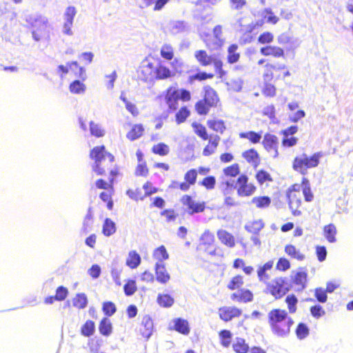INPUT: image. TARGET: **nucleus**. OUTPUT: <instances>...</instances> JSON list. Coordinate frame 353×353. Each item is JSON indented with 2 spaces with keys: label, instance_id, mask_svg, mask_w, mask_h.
Wrapping results in <instances>:
<instances>
[{
  "label": "nucleus",
  "instance_id": "nucleus-45",
  "mask_svg": "<svg viewBox=\"0 0 353 353\" xmlns=\"http://www.w3.org/2000/svg\"><path fill=\"white\" fill-rule=\"evenodd\" d=\"M161 56L167 60H172L174 57V50L171 45L164 44L161 48Z\"/></svg>",
  "mask_w": 353,
  "mask_h": 353
},
{
  "label": "nucleus",
  "instance_id": "nucleus-59",
  "mask_svg": "<svg viewBox=\"0 0 353 353\" xmlns=\"http://www.w3.org/2000/svg\"><path fill=\"white\" fill-rule=\"evenodd\" d=\"M263 14L268 23L276 24L279 21V18L274 14L270 8L265 9Z\"/></svg>",
  "mask_w": 353,
  "mask_h": 353
},
{
  "label": "nucleus",
  "instance_id": "nucleus-54",
  "mask_svg": "<svg viewBox=\"0 0 353 353\" xmlns=\"http://www.w3.org/2000/svg\"><path fill=\"white\" fill-rule=\"evenodd\" d=\"M103 311L106 316H111L117 311V307L111 301L104 302L103 304Z\"/></svg>",
  "mask_w": 353,
  "mask_h": 353
},
{
  "label": "nucleus",
  "instance_id": "nucleus-25",
  "mask_svg": "<svg viewBox=\"0 0 353 353\" xmlns=\"http://www.w3.org/2000/svg\"><path fill=\"white\" fill-rule=\"evenodd\" d=\"M336 228L332 223L325 225L323 228V235L330 243L336 242Z\"/></svg>",
  "mask_w": 353,
  "mask_h": 353
},
{
  "label": "nucleus",
  "instance_id": "nucleus-42",
  "mask_svg": "<svg viewBox=\"0 0 353 353\" xmlns=\"http://www.w3.org/2000/svg\"><path fill=\"white\" fill-rule=\"evenodd\" d=\"M296 335L300 340L305 339L309 335V328L306 324L300 323L296 329Z\"/></svg>",
  "mask_w": 353,
  "mask_h": 353
},
{
  "label": "nucleus",
  "instance_id": "nucleus-6",
  "mask_svg": "<svg viewBox=\"0 0 353 353\" xmlns=\"http://www.w3.org/2000/svg\"><path fill=\"white\" fill-rule=\"evenodd\" d=\"M287 199L289 208L294 216L301 215V212L299 210L301 205V192L299 190H288L287 192Z\"/></svg>",
  "mask_w": 353,
  "mask_h": 353
},
{
  "label": "nucleus",
  "instance_id": "nucleus-64",
  "mask_svg": "<svg viewBox=\"0 0 353 353\" xmlns=\"http://www.w3.org/2000/svg\"><path fill=\"white\" fill-rule=\"evenodd\" d=\"M274 36L270 32H265L260 34L258 38L259 43L261 44L270 43L273 41Z\"/></svg>",
  "mask_w": 353,
  "mask_h": 353
},
{
  "label": "nucleus",
  "instance_id": "nucleus-29",
  "mask_svg": "<svg viewBox=\"0 0 353 353\" xmlns=\"http://www.w3.org/2000/svg\"><path fill=\"white\" fill-rule=\"evenodd\" d=\"M157 302L161 307H170L174 304V300L168 294H159Z\"/></svg>",
  "mask_w": 353,
  "mask_h": 353
},
{
  "label": "nucleus",
  "instance_id": "nucleus-36",
  "mask_svg": "<svg viewBox=\"0 0 353 353\" xmlns=\"http://www.w3.org/2000/svg\"><path fill=\"white\" fill-rule=\"evenodd\" d=\"M95 330L94 323L91 320H88L81 327V333L84 336H92Z\"/></svg>",
  "mask_w": 353,
  "mask_h": 353
},
{
  "label": "nucleus",
  "instance_id": "nucleus-9",
  "mask_svg": "<svg viewBox=\"0 0 353 353\" xmlns=\"http://www.w3.org/2000/svg\"><path fill=\"white\" fill-rule=\"evenodd\" d=\"M181 202L184 205L188 208V212L190 215L203 212L205 208L204 202H196L188 195H184L181 198Z\"/></svg>",
  "mask_w": 353,
  "mask_h": 353
},
{
  "label": "nucleus",
  "instance_id": "nucleus-8",
  "mask_svg": "<svg viewBox=\"0 0 353 353\" xmlns=\"http://www.w3.org/2000/svg\"><path fill=\"white\" fill-rule=\"evenodd\" d=\"M76 9L73 6H69L66 8L63 15L65 21L62 30L63 34L69 36H72L73 34L72 26L73 24V20L76 15Z\"/></svg>",
  "mask_w": 353,
  "mask_h": 353
},
{
  "label": "nucleus",
  "instance_id": "nucleus-18",
  "mask_svg": "<svg viewBox=\"0 0 353 353\" xmlns=\"http://www.w3.org/2000/svg\"><path fill=\"white\" fill-rule=\"evenodd\" d=\"M176 89L172 88L167 91L165 97L166 103L170 109L175 110L178 107L179 95Z\"/></svg>",
  "mask_w": 353,
  "mask_h": 353
},
{
  "label": "nucleus",
  "instance_id": "nucleus-13",
  "mask_svg": "<svg viewBox=\"0 0 353 353\" xmlns=\"http://www.w3.org/2000/svg\"><path fill=\"white\" fill-rule=\"evenodd\" d=\"M291 319L284 310L273 309L268 313V323L270 325Z\"/></svg>",
  "mask_w": 353,
  "mask_h": 353
},
{
  "label": "nucleus",
  "instance_id": "nucleus-61",
  "mask_svg": "<svg viewBox=\"0 0 353 353\" xmlns=\"http://www.w3.org/2000/svg\"><path fill=\"white\" fill-rule=\"evenodd\" d=\"M243 157L250 163H255L258 159V153L253 149L243 153Z\"/></svg>",
  "mask_w": 353,
  "mask_h": 353
},
{
  "label": "nucleus",
  "instance_id": "nucleus-24",
  "mask_svg": "<svg viewBox=\"0 0 353 353\" xmlns=\"http://www.w3.org/2000/svg\"><path fill=\"white\" fill-rule=\"evenodd\" d=\"M72 305L78 309H84L87 307L88 301L87 296L84 293H78L73 298Z\"/></svg>",
  "mask_w": 353,
  "mask_h": 353
},
{
  "label": "nucleus",
  "instance_id": "nucleus-15",
  "mask_svg": "<svg viewBox=\"0 0 353 353\" xmlns=\"http://www.w3.org/2000/svg\"><path fill=\"white\" fill-rule=\"evenodd\" d=\"M155 274L157 281L162 284L167 283L170 279V274L163 263H156Z\"/></svg>",
  "mask_w": 353,
  "mask_h": 353
},
{
  "label": "nucleus",
  "instance_id": "nucleus-3",
  "mask_svg": "<svg viewBox=\"0 0 353 353\" xmlns=\"http://www.w3.org/2000/svg\"><path fill=\"white\" fill-rule=\"evenodd\" d=\"M321 157V152L314 153L311 157L302 154L295 157L293 161V169L302 174H305L307 169L318 166Z\"/></svg>",
  "mask_w": 353,
  "mask_h": 353
},
{
  "label": "nucleus",
  "instance_id": "nucleus-12",
  "mask_svg": "<svg viewBox=\"0 0 353 353\" xmlns=\"http://www.w3.org/2000/svg\"><path fill=\"white\" fill-rule=\"evenodd\" d=\"M169 329L176 330L184 335H188L190 331L188 321L182 318L173 319L169 325Z\"/></svg>",
  "mask_w": 353,
  "mask_h": 353
},
{
  "label": "nucleus",
  "instance_id": "nucleus-21",
  "mask_svg": "<svg viewBox=\"0 0 353 353\" xmlns=\"http://www.w3.org/2000/svg\"><path fill=\"white\" fill-rule=\"evenodd\" d=\"M307 272L303 270L296 272L292 276V281L294 284L299 286L297 290L301 291L305 288V283L307 281Z\"/></svg>",
  "mask_w": 353,
  "mask_h": 353
},
{
  "label": "nucleus",
  "instance_id": "nucleus-34",
  "mask_svg": "<svg viewBox=\"0 0 353 353\" xmlns=\"http://www.w3.org/2000/svg\"><path fill=\"white\" fill-rule=\"evenodd\" d=\"M243 21H244L243 18H240L238 20H236V21L234 24V28L236 30L241 32H245V33L251 32L253 30L255 26L253 24H250V23L247 24V25L243 24Z\"/></svg>",
  "mask_w": 353,
  "mask_h": 353
},
{
  "label": "nucleus",
  "instance_id": "nucleus-32",
  "mask_svg": "<svg viewBox=\"0 0 353 353\" xmlns=\"http://www.w3.org/2000/svg\"><path fill=\"white\" fill-rule=\"evenodd\" d=\"M70 92L76 94L85 93L86 85L79 80H74L69 85Z\"/></svg>",
  "mask_w": 353,
  "mask_h": 353
},
{
  "label": "nucleus",
  "instance_id": "nucleus-33",
  "mask_svg": "<svg viewBox=\"0 0 353 353\" xmlns=\"http://www.w3.org/2000/svg\"><path fill=\"white\" fill-rule=\"evenodd\" d=\"M233 349L236 353H247L249 346L243 339L237 337L233 343Z\"/></svg>",
  "mask_w": 353,
  "mask_h": 353
},
{
  "label": "nucleus",
  "instance_id": "nucleus-43",
  "mask_svg": "<svg viewBox=\"0 0 353 353\" xmlns=\"http://www.w3.org/2000/svg\"><path fill=\"white\" fill-rule=\"evenodd\" d=\"M208 125L210 128L220 133H223L225 129L224 122L222 120H209Z\"/></svg>",
  "mask_w": 353,
  "mask_h": 353
},
{
  "label": "nucleus",
  "instance_id": "nucleus-50",
  "mask_svg": "<svg viewBox=\"0 0 353 353\" xmlns=\"http://www.w3.org/2000/svg\"><path fill=\"white\" fill-rule=\"evenodd\" d=\"M240 172L239 164L234 163L223 169V173L227 176L234 177Z\"/></svg>",
  "mask_w": 353,
  "mask_h": 353
},
{
  "label": "nucleus",
  "instance_id": "nucleus-51",
  "mask_svg": "<svg viewBox=\"0 0 353 353\" xmlns=\"http://www.w3.org/2000/svg\"><path fill=\"white\" fill-rule=\"evenodd\" d=\"M227 85L230 90L234 92H239L243 87V81L240 78L232 79L227 83Z\"/></svg>",
  "mask_w": 353,
  "mask_h": 353
},
{
  "label": "nucleus",
  "instance_id": "nucleus-48",
  "mask_svg": "<svg viewBox=\"0 0 353 353\" xmlns=\"http://www.w3.org/2000/svg\"><path fill=\"white\" fill-rule=\"evenodd\" d=\"M192 125L194 132L199 137H200L203 140H207L208 139V135L206 129L203 125L197 123H193Z\"/></svg>",
  "mask_w": 353,
  "mask_h": 353
},
{
  "label": "nucleus",
  "instance_id": "nucleus-23",
  "mask_svg": "<svg viewBox=\"0 0 353 353\" xmlns=\"http://www.w3.org/2000/svg\"><path fill=\"white\" fill-rule=\"evenodd\" d=\"M195 58L199 63L203 66H207L212 63L214 57L208 55L205 50H200L195 52Z\"/></svg>",
  "mask_w": 353,
  "mask_h": 353
},
{
  "label": "nucleus",
  "instance_id": "nucleus-62",
  "mask_svg": "<svg viewBox=\"0 0 353 353\" xmlns=\"http://www.w3.org/2000/svg\"><path fill=\"white\" fill-rule=\"evenodd\" d=\"M68 294V290L63 286H59L56 290L55 298L56 301H63Z\"/></svg>",
  "mask_w": 353,
  "mask_h": 353
},
{
  "label": "nucleus",
  "instance_id": "nucleus-60",
  "mask_svg": "<svg viewBox=\"0 0 353 353\" xmlns=\"http://www.w3.org/2000/svg\"><path fill=\"white\" fill-rule=\"evenodd\" d=\"M201 241L203 244L210 245L214 241V236L209 230H205L201 236Z\"/></svg>",
  "mask_w": 353,
  "mask_h": 353
},
{
  "label": "nucleus",
  "instance_id": "nucleus-10",
  "mask_svg": "<svg viewBox=\"0 0 353 353\" xmlns=\"http://www.w3.org/2000/svg\"><path fill=\"white\" fill-rule=\"evenodd\" d=\"M263 145L265 150L269 152H272V157H278V138L272 134L267 133L264 135Z\"/></svg>",
  "mask_w": 353,
  "mask_h": 353
},
{
  "label": "nucleus",
  "instance_id": "nucleus-37",
  "mask_svg": "<svg viewBox=\"0 0 353 353\" xmlns=\"http://www.w3.org/2000/svg\"><path fill=\"white\" fill-rule=\"evenodd\" d=\"M238 46L236 44H232L229 46L228 52V61L230 63H234L239 59V54L236 52Z\"/></svg>",
  "mask_w": 353,
  "mask_h": 353
},
{
  "label": "nucleus",
  "instance_id": "nucleus-47",
  "mask_svg": "<svg viewBox=\"0 0 353 353\" xmlns=\"http://www.w3.org/2000/svg\"><path fill=\"white\" fill-rule=\"evenodd\" d=\"M211 106L208 105L207 103L203 100H199L195 104V109L197 113L200 115H205L208 113Z\"/></svg>",
  "mask_w": 353,
  "mask_h": 353
},
{
  "label": "nucleus",
  "instance_id": "nucleus-20",
  "mask_svg": "<svg viewBox=\"0 0 353 353\" xmlns=\"http://www.w3.org/2000/svg\"><path fill=\"white\" fill-rule=\"evenodd\" d=\"M260 52L263 56H273L274 57H281L284 56V50L277 46H267L260 49Z\"/></svg>",
  "mask_w": 353,
  "mask_h": 353
},
{
  "label": "nucleus",
  "instance_id": "nucleus-35",
  "mask_svg": "<svg viewBox=\"0 0 353 353\" xmlns=\"http://www.w3.org/2000/svg\"><path fill=\"white\" fill-rule=\"evenodd\" d=\"M251 203L258 208H265L270 205L271 199L267 196H256L252 199Z\"/></svg>",
  "mask_w": 353,
  "mask_h": 353
},
{
  "label": "nucleus",
  "instance_id": "nucleus-55",
  "mask_svg": "<svg viewBox=\"0 0 353 353\" xmlns=\"http://www.w3.org/2000/svg\"><path fill=\"white\" fill-rule=\"evenodd\" d=\"M219 336L221 339V344L224 347H228L230 344V339L232 334L229 330H223L219 333Z\"/></svg>",
  "mask_w": 353,
  "mask_h": 353
},
{
  "label": "nucleus",
  "instance_id": "nucleus-39",
  "mask_svg": "<svg viewBox=\"0 0 353 353\" xmlns=\"http://www.w3.org/2000/svg\"><path fill=\"white\" fill-rule=\"evenodd\" d=\"M171 71L167 67L159 65L155 69L156 77L158 79H165L171 77Z\"/></svg>",
  "mask_w": 353,
  "mask_h": 353
},
{
  "label": "nucleus",
  "instance_id": "nucleus-44",
  "mask_svg": "<svg viewBox=\"0 0 353 353\" xmlns=\"http://www.w3.org/2000/svg\"><path fill=\"white\" fill-rule=\"evenodd\" d=\"M285 303L288 305L290 313L293 314L296 312L298 299L294 294L288 295L285 298Z\"/></svg>",
  "mask_w": 353,
  "mask_h": 353
},
{
  "label": "nucleus",
  "instance_id": "nucleus-1",
  "mask_svg": "<svg viewBox=\"0 0 353 353\" xmlns=\"http://www.w3.org/2000/svg\"><path fill=\"white\" fill-rule=\"evenodd\" d=\"M25 20L34 41L50 40L52 26L46 16L41 14H28L26 16Z\"/></svg>",
  "mask_w": 353,
  "mask_h": 353
},
{
  "label": "nucleus",
  "instance_id": "nucleus-17",
  "mask_svg": "<svg viewBox=\"0 0 353 353\" xmlns=\"http://www.w3.org/2000/svg\"><path fill=\"white\" fill-rule=\"evenodd\" d=\"M217 237L219 240L228 248H234L235 246L234 236L225 230H219L217 231Z\"/></svg>",
  "mask_w": 353,
  "mask_h": 353
},
{
  "label": "nucleus",
  "instance_id": "nucleus-31",
  "mask_svg": "<svg viewBox=\"0 0 353 353\" xmlns=\"http://www.w3.org/2000/svg\"><path fill=\"white\" fill-rule=\"evenodd\" d=\"M153 257L157 260V263H163V261L169 259V254L164 245L156 248L153 252Z\"/></svg>",
  "mask_w": 353,
  "mask_h": 353
},
{
  "label": "nucleus",
  "instance_id": "nucleus-46",
  "mask_svg": "<svg viewBox=\"0 0 353 353\" xmlns=\"http://www.w3.org/2000/svg\"><path fill=\"white\" fill-rule=\"evenodd\" d=\"M152 151L154 154L161 156H165L169 153L170 148L168 145L163 143H160L157 145H154L152 148Z\"/></svg>",
  "mask_w": 353,
  "mask_h": 353
},
{
  "label": "nucleus",
  "instance_id": "nucleus-30",
  "mask_svg": "<svg viewBox=\"0 0 353 353\" xmlns=\"http://www.w3.org/2000/svg\"><path fill=\"white\" fill-rule=\"evenodd\" d=\"M143 131L144 128L141 124H136L133 125L126 137L130 141H134L142 136Z\"/></svg>",
  "mask_w": 353,
  "mask_h": 353
},
{
  "label": "nucleus",
  "instance_id": "nucleus-63",
  "mask_svg": "<svg viewBox=\"0 0 353 353\" xmlns=\"http://www.w3.org/2000/svg\"><path fill=\"white\" fill-rule=\"evenodd\" d=\"M196 177L197 172L194 169L190 170L184 176L185 180L191 185H194L195 183Z\"/></svg>",
  "mask_w": 353,
  "mask_h": 353
},
{
  "label": "nucleus",
  "instance_id": "nucleus-14",
  "mask_svg": "<svg viewBox=\"0 0 353 353\" xmlns=\"http://www.w3.org/2000/svg\"><path fill=\"white\" fill-rule=\"evenodd\" d=\"M139 331L146 339L151 336L153 332V321L150 316L145 315L143 317Z\"/></svg>",
  "mask_w": 353,
  "mask_h": 353
},
{
  "label": "nucleus",
  "instance_id": "nucleus-5",
  "mask_svg": "<svg viewBox=\"0 0 353 353\" xmlns=\"http://www.w3.org/2000/svg\"><path fill=\"white\" fill-rule=\"evenodd\" d=\"M234 188L237 189V194L240 196H250L256 190V187L252 183H248V177L245 174L239 176Z\"/></svg>",
  "mask_w": 353,
  "mask_h": 353
},
{
  "label": "nucleus",
  "instance_id": "nucleus-57",
  "mask_svg": "<svg viewBox=\"0 0 353 353\" xmlns=\"http://www.w3.org/2000/svg\"><path fill=\"white\" fill-rule=\"evenodd\" d=\"M243 283V277L241 276H236L232 278L228 285L230 290H236L239 288Z\"/></svg>",
  "mask_w": 353,
  "mask_h": 353
},
{
  "label": "nucleus",
  "instance_id": "nucleus-26",
  "mask_svg": "<svg viewBox=\"0 0 353 353\" xmlns=\"http://www.w3.org/2000/svg\"><path fill=\"white\" fill-rule=\"evenodd\" d=\"M99 332L105 336H110L112 332V325L110 319L103 318L99 325Z\"/></svg>",
  "mask_w": 353,
  "mask_h": 353
},
{
  "label": "nucleus",
  "instance_id": "nucleus-22",
  "mask_svg": "<svg viewBox=\"0 0 353 353\" xmlns=\"http://www.w3.org/2000/svg\"><path fill=\"white\" fill-rule=\"evenodd\" d=\"M186 23L183 21H172L168 24V30L172 34H177L187 30Z\"/></svg>",
  "mask_w": 353,
  "mask_h": 353
},
{
  "label": "nucleus",
  "instance_id": "nucleus-40",
  "mask_svg": "<svg viewBox=\"0 0 353 353\" xmlns=\"http://www.w3.org/2000/svg\"><path fill=\"white\" fill-rule=\"evenodd\" d=\"M90 131L91 134L96 137H102L105 134V130L101 125L94 121L90 122Z\"/></svg>",
  "mask_w": 353,
  "mask_h": 353
},
{
  "label": "nucleus",
  "instance_id": "nucleus-27",
  "mask_svg": "<svg viewBox=\"0 0 353 353\" xmlns=\"http://www.w3.org/2000/svg\"><path fill=\"white\" fill-rule=\"evenodd\" d=\"M141 261L140 255L136 251L132 250L128 254L126 264L130 268L134 269L140 265Z\"/></svg>",
  "mask_w": 353,
  "mask_h": 353
},
{
  "label": "nucleus",
  "instance_id": "nucleus-53",
  "mask_svg": "<svg viewBox=\"0 0 353 353\" xmlns=\"http://www.w3.org/2000/svg\"><path fill=\"white\" fill-rule=\"evenodd\" d=\"M190 111L186 107L181 108L179 112L176 114V121L177 123H181L185 121L189 117Z\"/></svg>",
  "mask_w": 353,
  "mask_h": 353
},
{
  "label": "nucleus",
  "instance_id": "nucleus-41",
  "mask_svg": "<svg viewBox=\"0 0 353 353\" xmlns=\"http://www.w3.org/2000/svg\"><path fill=\"white\" fill-rule=\"evenodd\" d=\"M239 136L241 138L249 139L252 143H259V141L261 139V134L255 132L254 131H250L248 132H241V133H240Z\"/></svg>",
  "mask_w": 353,
  "mask_h": 353
},
{
  "label": "nucleus",
  "instance_id": "nucleus-19",
  "mask_svg": "<svg viewBox=\"0 0 353 353\" xmlns=\"http://www.w3.org/2000/svg\"><path fill=\"white\" fill-rule=\"evenodd\" d=\"M264 223L262 219H257L248 221L245 225V229L247 232L252 234H258L264 228Z\"/></svg>",
  "mask_w": 353,
  "mask_h": 353
},
{
  "label": "nucleus",
  "instance_id": "nucleus-38",
  "mask_svg": "<svg viewBox=\"0 0 353 353\" xmlns=\"http://www.w3.org/2000/svg\"><path fill=\"white\" fill-rule=\"evenodd\" d=\"M285 252L291 257L299 261H302L305 258V256L292 245H286L285 248Z\"/></svg>",
  "mask_w": 353,
  "mask_h": 353
},
{
  "label": "nucleus",
  "instance_id": "nucleus-49",
  "mask_svg": "<svg viewBox=\"0 0 353 353\" xmlns=\"http://www.w3.org/2000/svg\"><path fill=\"white\" fill-rule=\"evenodd\" d=\"M302 186H303V194L305 196V201H311L313 199V194L311 192L309 181L307 179H303Z\"/></svg>",
  "mask_w": 353,
  "mask_h": 353
},
{
  "label": "nucleus",
  "instance_id": "nucleus-28",
  "mask_svg": "<svg viewBox=\"0 0 353 353\" xmlns=\"http://www.w3.org/2000/svg\"><path fill=\"white\" fill-rule=\"evenodd\" d=\"M116 224L109 218H106L103 224L102 232L105 236H110L116 232Z\"/></svg>",
  "mask_w": 353,
  "mask_h": 353
},
{
  "label": "nucleus",
  "instance_id": "nucleus-2",
  "mask_svg": "<svg viewBox=\"0 0 353 353\" xmlns=\"http://www.w3.org/2000/svg\"><path fill=\"white\" fill-rule=\"evenodd\" d=\"M90 158L94 160V164L92 170L98 175L105 174V169L101 168L103 162L108 161L111 164L114 159V156L105 151L103 145L94 147L90 152Z\"/></svg>",
  "mask_w": 353,
  "mask_h": 353
},
{
  "label": "nucleus",
  "instance_id": "nucleus-16",
  "mask_svg": "<svg viewBox=\"0 0 353 353\" xmlns=\"http://www.w3.org/2000/svg\"><path fill=\"white\" fill-rule=\"evenodd\" d=\"M205 94L203 100L211 107H216L219 101L216 92L210 85L203 88Z\"/></svg>",
  "mask_w": 353,
  "mask_h": 353
},
{
  "label": "nucleus",
  "instance_id": "nucleus-56",
  "mask_svg": "<svg viewBox=\"0 0 353 353\" xmlns=\"http://www.w3.org/2000/svg\"><path fill=\"white\" fill-rule=\"evenodd\" d=\"M240 302L248 303L253 300V294L249 290L241 289L239 290Z\"/></svg>",
  "mask_w": 353,
  "mask_h": 353
},
{
  "label": "nucleus",
  "instance_id": "nucleus-7",
  "mask_svg": "<svg viewBox=\"0 0 353 353\" xmlns=\"http://www.w3.org/2000/svg\"><path fill=\"white\" fill-rule=\"evenodd\" d=\"M294 321L292 319H286L281 322H279L272 325H270L272 332L274 334L279 337L285 338L287 337L290 332V327L293 325Z\"/></svg>",
  "mask_w": 353,
  "mask_h": 353
},
{
  "label": "nucleus",
  "instance_id": "nucleus-52",
  "mask_svg": "<svg viewBox=\"0 0 353 353\" xmlns=\"http://www.w3.org/2000/svg\"><path fill=\"white\" fill-rule=\"evenodd\" d=\"M123 290L126 296H132L137 291L136 282L134 280H129L123 287Z\"/></svg>",
  "mask_w": 353,
  "mask_h": 353
},
{
  "label": "nucleus",
  "instance_id": "nucleus-4",
  "mask_svg": "<svg viewBox=\"0 0 353 353\" xmlns=\"http://www.w3.org/2000/svg\"><path fill=\"white\" fill-rule=\"evenodd\" d=\"M290 290V285L286 278H276L269 283L266 288V292L271 294L275 299H280Z\"/></svg>",
  "mask_w": 353,
  "mask_h": 353
},
{
  "label": "nucleus",
  "instance_id": "nucleus-58",
  "mask_svg": "<svg viewBox=\"0 0 353 353\" xmlns=\"http://www.w3.org/2000/svg\"><path fill=\"white\" fill-rule=\"evenodd\" d=\"M199 184L204 186L208 190H212L216 184V179L213 176H208L204 178L202 181L199 182Z\"/></svg>",
  "mask_w": 353,
  "mask_h": 353
},
{
  "label": "nucleus",
  "instance_id": "nucleus-11",
  "mask_svg": "<svg viewBox=\"0 0 353 353\" xmlns=\"http://www.w3.org/2000/svg\"><path fill=\"white\" fill-rule=\"evenodd\" d=\"M241 313V310L236 307H223L219 310L220 319L225 322L231 321L233 318L239 317Z\"/></svg>",
  "mask_w": 353,
  "mask_h": 353
}]
</instances>
